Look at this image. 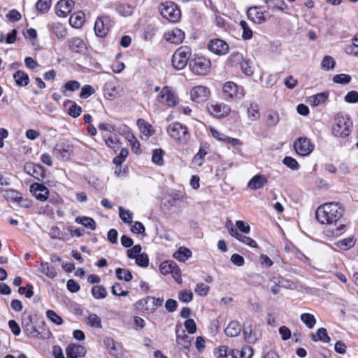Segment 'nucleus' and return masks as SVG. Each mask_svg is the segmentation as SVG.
Masks as SVG:
<instances>
[{
	"label": "nucleus",
	"instance_id": "nucleus-1",
	"mask_svg": "<svg viewBox=\"0 0 358 358\" xmlns=\"http://www.w3.org/2000/svg\"><path fill=\"white\" fill-rule=\"evenodd\" d=\"M344 213L345 208L339 202H326L317 208V221L327 226L323 231L325 236L334 238L345 233L346 224L342 222Z\"/></svg>",
	"mask_w": 358,
	"mask_h": 358
},
{
	"label": "nucleus",
	"instance_id": "nucleus-2",
	"mask_svg": "<svg viewBox=\"0 0 358 358\" xmlns=\"http://www.w3.org/2000/svg\"><path fill=\"white\" fill-rule=\"evenodd\" d=\"M169 136L178 145H186L191 139V134L189 128L180 122H174L169 124L166 128Z\"/></svg>",
	"mask_w": 358,
	"mask_h": 358
},
{
	"label": "nucleus",
	"instance_id": "nucleus-3",
	"mask_svg": "<svg viewBox=\"0 0 358 358\" xmlns=\"http://www.w3.org/2000/svg\"><path fill=\"white\" fill-rule=\"evenodd\" d=\"M352 126V121L348 115L338 113L334 117L331 134L335 137L345 138L351 133Z\"/></svg>",
	"mask_w": 358,
	"mask_h": 358
},
{
	"label": "nucleus",
	"instance_id": "nucleus-4",
	"mask_svg": "<svg viewBox=\"0 0 358 358\" xmlns=\"http://www.w3.org/2000/svg\"><path fill=\"white\" fill-rule=\"evenodd\" d=\"M189 71L195 76H206L212 69V62L209 57L199 54H194L189 62Z\"/></svg>",
	"mask_w": 358,
	"mask_h": 358
},
{
	"label": "nucleus",
	"instance_id": "nucleus-5",
	"mask_svg": "<svg viewBox=\"0 0 358 358\" xmlns=\"http://www.w3.org/2000/svg\"><path fill=\"white\" fill-rule=\"evenodd\" d=\"M158 11L162 17L170 23H178L181 19V10L173 1L162 2L158 6Z\"/></svg>",
	"mask_w": 358,
	"mask_h": 358
},
{
	"label": "nucleus",
	"instance_id": "nucleus-6",
	"mask_svg": "<svg viewBox=\"0 0 358 358\" xmlns=\"http://www.w3.org/2000/svg\"><path fill=\"white\" fill-rule=\"evenodd\" d=\"M245 96L244 87L233 81H227L222 86V97L227 102L241 100Z\"/></svg>",
	"mask_w": 358,
	"mask_h": 358
},
{
	"label": "nucleus",
	"instance_id": "nucleus-7",
	"mask_svg": "<svg viewBox=\"0 0 358 358\" xmlns=\"http://www.w3.org/2000/svg\"><path fill=\"white\" fill-rule=\"evenodd\" d=\"M192 53V48L187 45L179 47L173 53L171 58L173 67L176 70L185 69L189 64Z\"/></svg>",
	"mask_w": 358,
	"mask_h": 358
},
{
	"label": "nucleus",
	"instance_id": "nucleus-8",
	"mask_svg": "<svg viewBox=\"0 0 358 358\" xmlns=\"http://www.w3.org/2000/svg\"><path fill=\"white\" fill-rule=\"evenodd\" d=\"M156 99L159 103L169 108H173L180 103L178 95L171 87L168 85L162 87Z\"/></svg>",
	"mask_w": 358,
	"mask_h": 358
},
{
	"label": "nucleus",
	"instance_id": "nucleus-9",
	"mask_svg": "<svg viewBox=\"0 0 358 358\" xmlns=\"http://www.w3.org/2000/svg\"><path fill=\"white\" fill-rule=\"evenodd\" d=\"M114 24V21L108 15H101L99 16L94 26L96 36L100 38L106 37Z\"/></svg>",
	"mask_w": 358,
	"mask_h": 358
},
{
	"label": "nucleus",
	"instance_id": "nucleus-10",
	"mask_svg": "<svg viewBox=\"0 0 358 358\" xmlns=\"http://www.w3.org/2000/svg\"><path fill=\"white\" fill-rule=\"evenodd\" d=\"M37 318L36 314H28L24 313L22 317V327L28 337L38 338L40 332L37 329L35 322Z\"/></svg>",
	"mask_w": 358,
	"mask_h": 358
},
{
	"label": "nucleus",
	"instance_id": "nucleus-11",
	"mask_svg": "<svg viewBox=\"0 0 358 358\" xmlns=\"http://www.w3.org/2000/svg\"><path fill=\"white\" fill-rule=\"evenodd\" d=\"M207 111L210 115L217 118L222 119L227 117L231 113V107L223 102L213 101L206 106Z\"/></svg>",
	"mask_w": 358,
	"mask_h": 358
},
{
	"label": "nucleus",
	"instance_id": "nucleus-12",
	"mask_svg": "<svg viewBox=\"0 0 358 358\" xmlns=\"http://www.w3.org/2000/svg\"><path fill=\"white\" fill-rule=\"evenodd\" d=\"M23 170L27 174L31 176L38 182H43L46 178V171L44 167L39 164L31 162H27L24 165Z\"/></svg>",
	"mask_w": 358,
	"mask_h": 358
},
{
	"label": "nucleus",
	"instance_id": "nucleus-13",
	"mask_svg": "<svg viewBox=\"0 0 358 358\" xmlns=\"http://www.w3.org/2000/svg\"><path fill=\"white\" fill-rule=\"evenodd\" d=\"M207 48L210 52L217 56L226 55L229 51V44L225 41L217 38L209 40Z\"/></svg>",
	"mask_w": 358,
	"mask_h": 358
},
{
	"label": "nucleus",
	"instance_id": "nucleus-14",
	"mask_svg": "<svg viewBox=\"0 0 358 358\" xmlns=\"http://www.w3.org/2000/svg\"><path fill=\"white\" fill-rule=\"evenodd\" d=\"M314 148V144L307 137H299L294 143L296 152L301 156L309 155L313 151Z\"/></svg>",
	"mask_w": 358,
	"mask_h": 358
},
{
	"label": "nucleus",
	"instance_id": "nucleus-15",
	"mask_svg": "<svg viewBox=\"0 0 358 358\" xmlns=\"http://www.w3.org/2000/svg\"><path fill=\"white\" fill-rule=\"evenodd\" d=\"M211 95L210 90L203 85H196L190 90V96L193 101L202 103L208 100Z\"/></svg>",
	"mask_w": 358,
	"mask_h": 358
},
{
	"label": "nucleus",
	"instance_id": "nucleus-16",
	"mask_svg": "<svg viewBox=\"0 0 358 358\" xmlns=\"http://www.w3.org/2000/svg\"><path fill=\"white\" fill-rule=\"evenodd\" d=\"M103 344L111 357L114 358H124V351L122 345L116 343L113 338H105L103 339Z\"/></svg>",
	"mask_w": 358,
	"mask_h": 358
},
{
	"label": "nucleus",
	"instance_id": "nucleus-17",
	"mask_svg": "<svg viewBox=\"0 0 358 358\" xmlns=\"http://www.w3.org/2000/svg\"><path fill=\"white\" fill-rule=\"evenodd\" d=\"M42 182H43L32 183L29 187V192L37 200L43 202L48 200L50 191Z\"/></svg>",
	"mask_w": 358,
	"mask_h": 358
},
{
	"label": "nucleus",
	"instance_id": "nucleus-18",
	"mask_svg": "<svg viewBox=\"0 0 358 358\" xmlns=\"http://www.w3.org/2000/svg\"><path fill=\"white\" fill-rule=\"evenodd\" d=\"M74 152V147L68 143L57 144L53 150V154L59 159L68 160Z\"/></svg>",
	"mask_w": 358,
	"mask_h": 358
},
{
	"label": "nucleus",
	"instance_id": "nucleus-19",
	"mask_svg": "<svg viewBox=\"0 0 358 358\" xmlns=\"http://www.w3.org/2000/svg\"><path fill=\"white\" fill-rule=\"evenodd\" d=\"M209 131L210 132L211 136L220 142L226 144H229L232 146L243 145V142L238 138L228 136L226 134L217 130V129H215V127H210Z\"/></svg>",
	"mask_w": 358,
	"mask_h": 358
},
{
	"label": "nucleus",
	"instance_id": "nucleus-20",
	"mask_svg": "<svg viewBox=\"0 0 358 358\" xmlns=\"http://www.w3.org/2000/svg\"><path fill=\"white\" fill-rule=\"evenodd\" d=\"M185 33L179 28H173L164 34L163 38L168 43L179 45L183 42Z\"/></svg>",
	"mask_w": 358,
	"mask_h": 358
},
{
	"label": "nucleus",
	"instance_id": "nucleus-21",
	"mask_svg": "<svg viewBox=\"0 0 358 358\" xmlns=\"http://www.w3.org/2000/svg\"><path fill=\"white\" fill-rule=\"evenodd\" d=\"M245 341L248 343H255L262 337V332L257 326H253L252 323L243 329Z\"/></svg>",
	"mask_w": 358,
	"mask_h": 358
},
{
	"label": "nucleus",
	"instance_id": "nucleus-22",
	"mask_svg": "<svg viewBox=\"0 0 358 358\" xmlns=\"http://www.w3.org/2000/svg\"><path fill=\"white\" fill-rule=\"evenodd\" d=\"M210 145L208 142H201L198 152L193 156L192 163L201 166L204 163L205 156L210 152Z\"/></svg>",
	"mask_w": 358,
	"mask_h": 358
},
{
	"label": "nucleus",
	"instance_id": "nucleus-23",
	"mask_svg": "<svg viewBox=\"0 0 358 358\" xmlns=\"http://www.w3.org/2000/svg\"><path fill=\"white\" fill-rule=\"evenodd\" d=\"M73 0H60L56 6V13L59 17H65L71 13L73 7Z\"/></svg>",
	"mask_w": 358,
	"mask_h": 358
},
{
	"label": "nucleus",
	"instance_id": "nucleus-24",
	"mask_svg": "<svg viewBox=\"0 0 358 358\" xmlns=\"http://www.w3.org/2000/svg\"><path fill=\"white\" fill-rule=\"evenodd\" d=\"M86 349L84 346L77 343H70L66 348V358H79L85 357Z\"/></svg>",
	"mask_w": 358,
	"mask_h": 358
},
{
	"label": "nucleus",
	"instance_id": "nucleus-25",
	"mask_svg": "<svg viewBox=\"0 0 358 358\" xmlns=\"http://www.w3.org/2000/svg\"><path fill=\"white\" fill-rule=\"evenodd\" d=\"M214 354L217 358H238V350L230 349L227 345L215 348Z\"/></svg>",
	"mask_w": 358,
	"mask_h": 358
},
{
	"label": "nucleus",
	"instance_id": "nucleus-26",
	"mask_svg": "<svg viewBox=\"0 0 358 358\" xmlns=\"http://www.w3.org/2000/svg\"><path fill=\"white\" fill-rule=\"evenodd\" d=\"M68 47L73 52L82 54L87 50L84 41L79 37H73L68 41Z\"/></svg>",
	"mask_w": 358,
	"mask_h": 358
},
{
	"label": "nucleus",
	"instance_id": "nucleus-27",
	"mask_svg": "<svg viewBox=\"0 0 358 358\" xmlns=\"http://www.w3.org/2000/svg\"><path fill=\"white\" fill-rule=\"evenodd\" d=\"M268 183L267 178L262 174L253 176L248 183V187L252 190L262 188Z\"/></svg>",
	"mask_w": 358,
	"mask_h": 358
},
{
	"label": "nucleus",
	"instance_id": "nucleus-28",
	"mask_svg": "<svg viewBox=\"0 0 358 358\" xmlns=\"http://www.w3.org/2000/svg\"><path fill=\"white\" fill-rule=\"evenodd\" d=\"M247 15L250 20L256 24H262L266 21L264 12L257 7L249 8L247 12Z\"/></svg>",
	"mask_w": 358,
	"mask_h": 358
},
{
	"label": "nucleus",
	"instance_id": "nucleus-29",
	"mask_svg": "<svg viewBox=\"0 0 358 358\" xmlns=\"http://www.w3.org/2000/svg\"><path fill=\"white\" fill-rule=\"evenodd\" d=\"M176 334L177 344L181 345L185 349L189 350L192 345V342L189 336L185 334V331L182 330L180 333L179 328L177 326Z\"/></svg>",
	"mask_w": 358,
	"mask_h": 358
},
{
	"label": "nucleus",
	"instance_id": "nucleus-30",
	"mask_svg": "<svg viewBox=\"0 0 358 358\" xmlns=\"http://www.w3.org/2000/svg\"><path fill=\"white\" fill-rule=\"evenodd\" d=\"M13 79L18 87H26L29 83L28 74L21 70H18L13 73Z\"/></svg>",
	"mask_w": 358,
	"mask_h": 358
},
{
	"label": "nucleus",
	"instance_id": "nucleus-31",
	"mask_svg": "<svg viewBox=\"0 0 358 358\" xmlns=\"http://www.w3.org/2000/svg\"><path fill=\"white\" fill-rule=\"evenodd\" d=\"M137 126L141 133L146 136H151L155 134L153 127L144 119L140 118L137 120Z\"/></svg>",
	"mask_w": 358,
	"mask_h": 358
},
{
	"label": "nucleus",
	"instance_id": "nucleus-32",
	"mask_svg": "<svg viewBox=\"0 0 358 358\" xmlns=\"http://www.w3.org/2000/svg\"><path fill=\"white\" fill-rule=\"evenodd\" d=\"M85 22V15L83 12L74 13L69 18V24L74 28L78 29L83 26Z\"/></svg>",
	"mask_w": 358,
	"mask_h": 358
},
{
	"label": "nucleus",
	"instance_id": "nucleus-33",
	"mask_svg": "<svg viewBox=\"0 0 358 358\" xmlns=\"http://www.w3.org/2000/svg\"><path fill=\"white\" fill-rule=\"evenodd\" d=\"M241 329V325L238 321H231L225 328L224 332L227 336L235 337L239 335Z\"/></svg>",
	"mask_w": 358,
	"mask_h": 358
},
{
	"label": "nucleus",
	"instance_id": "nucleus-34",
	"mask_svg": "<svg viewBox=\"0 0 358 358\" xmlns=\"http://www.w3.org/2000/svg\"><path fill=\"white\" fill-rule=\"evenodd\" d=\"M151 296H148L143 299H139L135 303L136 308L142 312L146 313H151L150 311V305H151Z\"/></svg>",
	"mask_w": 358,
	"mask_h": 358
},
{
	"label": "nucleus",
	"instance_id": "nucleus-35",
	"mask_svg": "<svg viewBox=\"0 0 358 358\" xmlns=\"http://www.w3.org/2000/svg\"><path fill=\"white\" fill-rule=\"evenodd\" d=\"M125 137L130 144L132 152L136 155L141 154L142 150L136 137L131 132H127Z\"/></svg>",
	"mask_w": 358,
	"mask_h": 358
},
{
	"label": "nucleus",
	"instance_id": "nucleus-36",
	"mask_svg": "<svg viewBox=\"0 0 358 358\" xmlns=\"http://www.w3.org/2000/svg\"><path fill=\"white\" fill-rule=\"evenodd\" d=\"M268 8L272 10L285 11L288 9V6L284 0H266Z\"/></svg>",
	"mask_w": 358,
	"mask_h": 358
},
{
	"label": "nucleus",
	"instance_id": "nucleus-37",
	"mask_svg": "<svg viewBox=\"0 0 358 358\" xmlns=\"http://www.w3.org/2000/svg\"><path fill=\"white\" fill-rule=\"evenodd\" d=\"M4 199L8 202L16 203L17 199H20V192L13 189H1Z\"/></svg>",
	"mask_w": 358,
	"mask_h": 358
},
{
	"label": "nucleus",
	"instance_id": "nucleus-38",
	"mask_svg": "<svg viewBox=\"0 0 358 358\" xmlns=\"http://www.w3.org/2000/svg\"><path fill=\"white\" fill-rule=\"evenodd\" d=\"M75 222L92 231L95 230L96 228L95 220L90 217L79 216L76 218Z\"/></svg>",
	"mask_w": 358,
	"mask_h": 358
},
{
	"label": "nucleus",
	"instance_id": "nucleus-39",
	"mask_svg": "<svg viewBox=\"0 0 358 358\" xmlns=\"http://www.w3.org/2000/svg\"><path fill=\"white\" fill-rule=\"evenodd\" d=\"M244 59L243 55L239 52H232L227 59V64L229 66L236 67L240 66Z\"/></svg>",
	"mask_w": 358,
	"mask_h": 358
},
{
	"label": "nucleus",
	"instance_id": "nucleus-40",
	"mask_svg": "<svg viewBox=\"0 0 358 358\" xmlns=\"http://www.w3.org/2000/svg\"><path fill=\"white\" fill-rule=\"evenodd\" d=\"M192 255V251L185 247H180L179 249L174 252L173 257L180 262H185Z\"/></svg>",
	"mask_w": 358,
	"mask_h": 358
},
{
	"label": "nucleus",
	"instance_id": "nucleus-41",
	"mask_svg": "<svg viewBox=\"0 0 358 358\" xmlns=\"http://www.w3.org/2000/svg\"><path fill=\"white\" fill-rule=\"evenodd\" d=\"M356 239L354 236H350L336 242V245L343 250H348L355 246Z\"/></svg>",
	"mask_w": 358,
	"mask_h": 358
},
{
	"label": "nucleus",
	"instance_id": "nucleus-42",
	"mask_svg": "<svg viewBox=\"0 0 358 358\" xmlns=\"http://www.w3.org/2000/svg\"><path fill=\"white\" fill-rule=\"evenodd\" d=\"M85 324L94 329H101V319L95 313L90 314L85 318Z\"/></svg>",
	"mask_w": 358,
	"mask_h": 358
},
{
	"label": "nucleus",
	"instance_id": "nucleus-43",
	"mask_svg": "<svg viewBox=\"0 0 358 358\" xmlns=\"http://www.w3.org/2000/svg\"><path fill=\"white\" fill-rule=\"evenodd\" d=\"M39 269L41 273L50 278H54L57 275L55 268L51 266L48 262L41 263Z\"/></svg>",
	"mask_w": 358,
	"mask_h": 358
},
{
	"label": "nucleus",
	"instance_id": "nucleus-44",
	"mask_svg": "<svg viewBox=\"0 0 358 358\" xmlns=\"http://www.w3.org/2000/svg\"><path fill=\"white\" fill-rule=\"evenodd\" d=\"M311 339L313 341H322L323 343H329L330 341V337L327 334V331L325 328H320L316 332V335L312 334Z\"/></svg>",
	"mask_w": 358,
	"mask_h": 358
},
{
	"label": "nucleus",
	"instance_id": "nucleus-45",
	"mask_svg": "<svg viewBox=\"0 0 358 358\" xmlns=\"http://www.w3.org/2000/svg\"><path fill=\"white\" fill-rule=\"evenodd\" d=\"M52 32L58 39H64L67 35V29L66 27L60 22L53 24Z\"/></svg>",
	"mask_w": 358,
	"mask_h": 358
},
{
	"label": "nucleus",
	"instance_id": "nucleus-46",
	"mask_svg": "<svg viewBox=\"0 0 358 358\" xmlns=\"http://www.w3.org/2000/svg\"><path fill=\"white\" fill-rule=\"evenodd\" d=\"M104 141L107 146L111 148L114 152H117L120 150L121 143L115 135H110L107 138H105Z\"/></svg>",
	"mask_w": 358,
	"mask_h": 358
},
{
	"label": "nucleus",
	"instance_id": "nucleus-47",
	"mask_svg": "<svg viewBox=\"0 0 358 358\" xmlns=\"http://www.w3.org/2000/svg\"><path fill=\"white\" fill-rule=\"evenodd\" d=\"M92 296L96 299H105L107 296V290L103 285H94L91 289Z\"/></svg>",
	"mask_w": 358,
	"mask_h": 358
},
{
	"label": "nucleus",
	"instance_id": "nucleus-48",
	"mask_svg": "<svg viewBox=\"0 0 358 358\" xmlns=\"http://www.w3.org/2000/svg\"><path fill=\"white\" fill-rule=\"evenodd\" d=\"M69 103L71 105L68 108V115L73 118H76L80 115L82 113V108L78 106L76 102H73L71 100H67L65 103V105Z\"/></svg>",
	"mask_w": 358,
	"mask_h": 358
},
{
	"label": "nucleus",
	"instance_id": "nucleus-49",
	"mask_svg": "<svg viewBox=\"0 0 358 358\" xmlns=\"http://www.w3.org/2000/svg\"><path fill=\"white\" fill-rule=\"evenodd\" d=\"M279 122V115L275 110H268L266 115V122L268 127H274Z\"/></svg>",
	"mask_w": 358,
	"mask_h": 358
},
{
	"label": "nucleus",
	"instance_id": "nucleus-50",
	"mask_svg": "<svg viewBox=\"0 0 358 358\" xmlns=\"http://www.w3.org/2000/svg\"><path fill=\"white\" fill-rule=\"evenodd\" d=\"M164 151L162 149H155L152 151V162L158 166L164 164Z\"/></svg>",
	"mask_w": 358,
	"mask_h": 358
},
{
	"label": "nucleus",
	"instance_id": "nucleus-51",
	"mask_svg": "<svg viewBox=\"0 0 358 358\" xmlns=\"http://www.w3.org/2000/svg\"><path fill=\"white\" fill-rule=\"evenodd\" d=\"M236 239L243 243V244L248 245L252 248H258L259 245L252 238L241 234L239 233L234 237Z\"/></svg>",
	"mask_w": 358,
	"mask_h": 358
},
{
	"label": "nucleus",
	"instance_id": "nucleus-52",
	"mask_svg": "<svg viewBox=\"0 0 358 358\" xmlns=\"http://www.w3.org/2000/svg\"><path fill=\"white\" fill-rule=\"evenodd\" d=\"M51 4V0H38L36 3V8L40 13L45 14L49 11Z\"/></svg>",
	"mask_w": 358,
	"mask_h": 358
},
{
	"label": "nucleus",
	"instance_id": "nucleus-53",
	"mask_svg": "<svg viewBox=\"0 0 358 358\" xmlns=\"http://www.w3.org/2000/svg\"><path fill=\"white\" fill-rule=\"evenodd\" d=\"M80 88V83L74 80H69L64 83L62 87V92L64 93L66 91L73 92Z\"/></svg>",
	"mask_w": 358,
	"mask_h": 358
},
{
	"label": "nucleus",
	"instance_id": "nucleus-54",
	"mask_svg": "<svg viewBox=\"0 0 358 358\" xmlns=\"http://www.w3.org/2000/svg\"><path fill=\"white\" fill-rule=\"evenodd\" d=\"M239 24L243 30V33H242L243 39L245 41L251 39L253 36V31L249 27L247 22L245 20H241Z\"/></svg>",
	"mask_w": 358,
	"mask_h": 358
},
{
	"label": "nucleus",
	"instance_id": "nucleus-55",
	"mask_svg": "<svg viewBox=\"0 0 358 358\" xmlns=\"http://www.w3.org/2000/svg\"><path fill=\"white\" fill-rule=\"evenodd\" d=\"M119 215L120 219L127 224L132 222L133 213L129 210H126L123 207H119Z\"/></svg>",
	"mask_w": 358,
	"mask_h": 358
},
{
	"label": "nucleus",
	"instance_id": "nucleus-56",
	"mask_svg": "<svg viewBox=\"0 0 358 358\" xmlns=\"http://www.w3.org/2000/svg\"><path fill=\"white\" fill-rule=\"evenodd\" d=\"M116 276L119 280H124L126 282H129L132 280L133 275L129 270L122 268H117L115 270Z\"/></svg>",
	"mask_w": 358,
	"mask_h": 358
},
{
	"label": "nucleus",
	"instance_id": "nucleus-57",
	"mask_svg": "<svg viewBox=\"0 0 358 358\" xmlns=\"http://www.w3.org/2000/svg\"><path fill=\"white\" fill-rule=\"evenodd\" d=\"M117 11L123 16H129L131 15L133 12L134 8L128 4V3H120L117 6Z\"/></svg>",
	"mask_w": 358,
	"mask_h": 358
},
{
	"label": "nucleus",
	"instance_id": "nucleus-58",
	"mask_svg": "<svg viewBox=\"0 0 358 358\" xmlns=\"http://www.w3.org/2000/svg\"><path fill=\"white\" fill-rule=\"evenodd\" d=\"M301 320L307 326L308 328L312 329L315 323V316L310 313H303L300 316Z\"/></svg>",
	"mask_w": 358,
	"mask_h": 358
},
{
	"label": "nucleus",
	"instance_id": "nucleus-59",
	"mask_svg": "<svg viewBox=\"0 0 358 358\" xmlns=\"http://www.w3.org/2000/svg\"><path fill=\"white\" fill-rule=\"evenodd\" d=\"M95 93L94 87L90 85H85L81 87L79 97L81 99H86Z\"/></svg>",
	"mask_w": 358,
	"mask_h": 358
},
{
	"label": "nucleus",
	"instance_id": "nucleus-60",
	"mask_svg": "<svg viewBox=\"0 0 358 358\" xmlns=\"http://www.w3.org/2000/svg\"><path fill=\"white\" fill-rule=\"evenodd\" d=\"M46 317L54 324L61 325L63 324V319L53 310L46 311Z\"/></svg>",
	"mask_w": 358,
	"mask_h": 358
},
{
	"label": "nucleus",
	"instance_id": "nucleus-61",
	"mask_svg": "<svg viewBox=\"0 0 358 358\" xmlns=\"http://www.w3.org/2000/svg\"><path fill=\"white\" fill-rule=\"evenodd\" d=\"M128 155L129 151L127 148H122L120 150V154L113 158V164H115L116 166H121V164L125 161Z\"/></svg>",
	"mask_w": 358,
	"mask_h": 358
},
{
	"label": "nucleus",
	"instance_id": "nucleus-62",
	"mask_svg": "<svg viewBox=\"0 0 358 358\" xmlns=\"http://www.w3.org/2000/svg\"><path fill=\"white\" fill-rule=\"evenodd\" d=\"M175 262H168L165 261L163 262L159 265V271L162 275H168L171 273V271H173V266L175 265Z\"/></svg>",
	"mask_w": 358,
	"mask_h": 358
},
{
	"label": "nucleus",
	"instance_id": "nucleus-63",
	"mask_svg": "<svg viewBox=\"0 0 358 358\" xmlns=\"http://www.w3.org/2000/svg\"><path fill=\"white\" fill-rule=\"evenodd\" d=\"M49 235L53 239H65V234L57 226H54L50 228Z\"/></svg>",
	"mask_w": 358,
	"mask_h": 358
},
{
	"label": "nucleus",
	"instance_id": "nucleus-64",
	"mask_svg": "<svg viewBox=\"0 0 358 358\" xmlns=\"http://www.w3.org/2000/svg\"><path fill=\"white\" fill-rule=\"evenodd\" d=\"M253 355V349L249 345H245L241 350H238V358H251Z\"/></svg>",
	"mask_w": 358,
	"mask_h": 358
}]
</instances>
